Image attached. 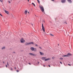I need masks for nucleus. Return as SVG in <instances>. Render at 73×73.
<instances>
[{
	"mask_svg": "<svg viewBox=\"0 0 73 73\" xmlns=\"http://www.w3.org/2000/svg\"><path fill=\"white\" fill-rule=\"evenodd\" d=\"M0 1L2 3H3V0H0Z\"/></svg>",
	"mask_w": 73,
	"mask_h": 73,
	"instance_id": "obj_19",
	"label": "nucleus"
},
{
	"mask_svg": "<svg viewBox=\"0 0 73 73\" xmlns=\"http://www.w3.org/2000/svg\"><path fill=\"white\" fill-rule=\"evenodd\" d=\"M46 58V57H43L42 58V60H45Z\"/></svg>",
	"mask_w": 73,
	"mask_h": 73,
	"instance_id": "obj_10",
	"label": "nucleus"
},
{
	"mask_svg": "<svg viewBox=\"0 0 73 73\" xmlns=\"http://www.w3.org/2000/svg\"><path fill=\"white\" fill-rule=\"evenodd\" d=\"M43 66H44V67H45V65H43Z\"/></svg>",
	"mask_w": 73,
	"mask_h": 73,
	"instance_id": "obj_36",
	"label": "nucleus"
},
{
	"mask_svg": "<svg viewBox=\"0 0 73 73\" xmlns=\"http://www.w3.org/2000/svg\"><path fill=\"white\" fill-rule=\"evenodd\" d=\"M5 49V46L3 47L2 48V49Z\"/></svg>",
	"mask_w": 73,
	"mask_h": 73,
	"instance_id": "obj_16",
	"label": "nucleus"
},
{
	"mask_svg": "<svg viewBox=\"0 0 73 73\" xmlns=\"http://www.w3.org/2000/svg\"><path fill=\"white\" fill-rule=\"evenodd\" d=\"M28 13H29V12H28Z\"/></svg>",
	"mask_w": 73,
	"mask_h": 73,
	"instance_id": "obj_44",
	"label": "nucleus"
},
{
	"mask_svg": "<svg viewBox=\"0 0 73 73\" xmlns=\"http://www.w3.org/2000/svg\"><path fill=\"white\" fill-rule=\"evenodd\" d=\"M13 53H15V52H13Z\"/></svg>",
	"mask_w": 73,
	"mask_h": 73,
	"instance_id": "obj_34",
	"label": "nucleus"
},
{
	"mask_svg": "<svg viewBox=\"0 0 73 73\" xmlns=\"http://www.w3.org/2000/svg\"><path fill=\"white\" fill-rule=\"evenodd\" d=\"M7 64L8 66H9V64H8V62H7Z\"/></svg>",
	"mask_w": 73,
	"mask_h": 73,
	"instance_id": "obj_28",
	"label": "nucleus"
},
{
	"mask_svg": "<svg viewBox=\"0 0 73 73\" xmlns=\"http://www.w3.org/2000/svg\"><path fill=\"white\" fill-rule=\"evenodd\" d=\"M50 36H54V35L52 34H50Z\"/></svg>",
	"mask_w": 73,
	"mask_h": 73,
	"instance_id": "obj_17",
	"label": "nucleus"
},
{
	"mask_svg": "<svg viewBox=\"0 0 73 73\" xmlns=\"http://www.w3.org/2000/svg\"><path fill=\"white\" fill-rule=\"evenodd\" d=\"M28 2H29V0H28Z\"/></svg>",
	"mask_w": 73,
	"mask_h": 73,
	"instance_id": "obj_41",
	"label": "nucleus"
},
{
	"mask_svg": "<svg viewBox=\"0 0 73 73\" xmlns=\"http://www.w3.org/2000/svg\"><path fill=\"white\" fill-rule=\"evenodd\" d=\"M71 54H70V53H68L66 55H64L63 56V57H69V56H71Z\"/></svg>",
	"mask_w": 73,
	"mask_h": 73,
	"instance_id": "obj_3",
	"label": "nucleus"
},
{
	"mask_svg": "<svg viewBox=\"0 0 73 73\" xmlns=\"http://www.w3.org/2000/svg\"><path fill=\"white\" fill-rule=\"evenodd\" d=\"M17 72H19V70H17Z\"/></svg>",
	"mask_w": 73,
	"mask_h": 73,
	"instance_id": "obj_26",
	"label": "nucleus"
},
{
	"mask_svg": "<svg viewBox=\"0 0 73 73\" xmlns=\"http://www.w3.org/2000/svg\"><path fill=\"white\" fill-rule=\"evenodd\" d=\"M11 70H13V69H12V68H11Z\"/></svg>",
	"mask_w": 73,
	"mask_h": 73,
	"instance_id": "obj_25",
	"label": "nucleus"
},
{
	"mask_svg": "<svg viewBox=\"0 0 73 73\" xmlns=\"http://www.w3.org/2000/svg\"><path fill=\"white\" fill-rule=\"evenodd\" d=\"M67 1L68 3H72V0H67Z\"/></svg>",
	"mask_w": 73,
	"mask_h": 73,
	"instance_id": "obj_9",
	"label": "nucleus"
},
{
	"mask_svg": "<svg viewBox=\"0 0 73 73\" xmlns=\"http://www.w3.org/2000/svg\"><path fill=\"white\" fill-rule=\"evenodd\" d=\"M34 5V7H35V4H34V5Z\"/></svg>",
	"mask_w": 73,
	"mask_h": 73,
	"instance_id": "obj_29",
	"label": "nucleus"
},
{
	"mask_svg": "<svg viewBox=\"0 0 73 73\" xmlns=\"http://www.w3.org/2000/svg\"><path fill=\"white\" fill-rule=\"evenodd\" d=\"M42 12L45 13V12H44V7L42 6L41 5L39 6Z\"/></svg>",
	"mask_w": 73,
	"mask_h": 73,
	"instance_id": "obj_1",
	"label": "nucleus"
},
{
	"mask_svg": "<svg viewBox=\"0 0 73 73\" xmlns=\"http://www.w3.org/2000/svg\"><path fill=\"white\" fill-rule=\"evenodd\" d=\"M11 16L12 17H13V14H12L11 13Z\"/></svg>",
	"mask_w": 73,
	"mask_h": 73,
	"instance_id": "obj_20",
	"label": "nucleus"
},
{
	"mask_svg": "<svg viewBox=\"0 0 73 73\" xmlns=\"http://www.w3.org/2000/svg\"><path fill=\"white\" fill-rule=\"evenodd\" d=\"M68 65H69L70 66V64H68Z\"/></svg>",
	"mask_w": 73,
	"mask_h": 73,
	"instance_id": "obj_35",
	"label": "nucleus"
},
{
	"mask_svg": "<svg viewBox=\"0 0 73 73\" xmlns=\"http://www.w3.org/2000/svg\"><path fill=\"white\" fill-rule=\"evenodd\" d=\"M29 54H30V55H31L32 56H36V54L33 53H29Z\"/></svg>",
	"mask_w": 73,
	"mask_h": 73,
	"instance_id": "obj_7",
	"label": "nucleus"
},
{
	"mask_svg": "<svg viewBox=\"0 0 73 73\" xmlns=\"http://www.w3.org/2000/svg\"><path fill=\"white\" fill-rule=\"evenodd\" d=\"M7 65H6V68H7Z\"/></svg>",
	"mask_w": 73,
	"mask_h": 73,
	"instance_id": "obj_31",
	"label": "nucleus"
},
{
	"mask_svg": "<svg viewBox=\"0 0 73 73\" xmlns=\"http://www.w3.org/2000/svg\"><path fill=\"white\" fill-rule=\"evenodd\" d=\"M35 16H36V15H35Z\"/></svg>",
	"mask_w": 73,
	"mask_h": 73,
	"instance_id": "obj_47",
	"label": "nucleus"
},
{
	"mask_svg": "<svg viewBox=\"0 0 73 73\" xmlns=\"http://www.w3.org/2000/svg\"><path fill=\"white\" fill-rule=\"evenodd\" d=\"M34 51L35 52H36V51H37V49H36V48H34Z\"/></svg>",
	"mask_w": 73,
	"mask_h": 73,
	"instance_id": "obj_14",
	"label": "nucleus"
},
{
	"mask_svg": "<svg viewBox=\"0 0 73 73\" xmlns=\"http://www.w3.org/2000/svg\"><path fill=\"white\" fill-rule=\"evenodd\" d=\"M8 3H9V4H10V3H11V2L10 1H8Z\"/></svg>",
	"mask_w": 73,
	"mask_h": 73,
	"instance_id": "obj_18",
	"label": "nucleus"
},
{
	"mask_svg": "<svg viewBox=\"0 0 73 73\" xmlns=\"http://www.w3.org/2000/svg\"><path fill=\"white\" fill-rule=\"evenodd\" d=\"M61 2L62 3H66V0H62Z\"/></svg>",
	"mask_w": 73,
	"mask_h": 73,
	"instance_id": "obj_8",
	"label": "nucleus"
},
{
	"mask_svg": "<svg viewBox=\"0 0 73 73\" xmlns=\"http://www.w3.org/2000/svg\"><path fill=\"white\" fill-rule=\"evenodd\" d=\"M12 0H11V1H12Z\"/></svg>",
	"mask_w": 73,
	"mask_h": 73,
	"instance_id": "obj_46",
	"label": "nucleus"
},
{
	"mask_svg": "<svg viewBox=\"0 0 73 73\" xmlns=\"http://www.w3.org/2000/svg\"><path fill=\"white\" fill-rule=\"evenodd\" d=\"M29 65H31V64L29 63Z\"/></svg>",
	"mask_w": 73,
	"mask_h": 73,
	"instance_id": "obj_27",
	"label": "nucleus"
},
{
	"mask_svg": "<svg viewBox=\"0 0 73 73\" xmlns=\"http://www.w3.org/2000/svg\"><path fill=\"white\" fill-rule=\"evenodd\" d=\"M34 3H32V4L34 5Z\"/></svg>",
	"mask_w": 73,
	"mask_h": 73,
	"instance_id": "obj_39",
	"label": "nucleus"
},
{
	"mask_svg": "<svg viewBox=\"0 0 73 73\" xmlns=\"http://www.w3.org/2000/svg\"><path fill=\"white\" fill-rule=\"evenodd\" d=\"M30 49H31V50H32V51H33V50H34V48H33V47H31Z\"/></svg>",
	"mask_w": 73,
	"mask_h": 73,
	"instance_id": "obj_11",
	"label": "nucleus"
},
{
	"mask_svg": "<svg viewBox=\"0 0 73 73\" xmlns=\"http://www.w3.org/2000/svg\"><path fill=\"white\" fill-rule=\"evenodd\" d=\"M60 60H63V58H60Z\"/></svg>",
	"mask_w": 73,
	"mask_h": 73,
	"instance_id": "obj_21",
	"label": "nucleus"
},
{
	"mask_svg": "<svg viewBox=\"0 0 73 73\" xmlns=\"http://www.w3.org/2000/svg\"><path fill=\"white\" fill-rule=\"evenodd\" d=\"M60 63L61 64H62V62H60Z\"/></svg>",
	"mask_w": 73,
	"mask_h": 73,
	"instance_id": "obj_24",
	"label": "nucleus"
},
{
	"mask_svg": "<svg viewBox=\"0 0 73 73\" xmlns=\"http://www.w3.org/2000/svg\"><path fill=\"white\" fill-rule=\"evenodd\" d=\"M38 64H39V62H38Z\"/></svg>",
	"mask_w": 73,
	"mask_h": 73,
	"instance_id": "obj_38",
	"label": "nucleus"
},
{
	"mask_svg": "<svg viewBox=\"0 0 73 73\" xmlns=\"http://www.w3.org/2000/svg\"><path fill=\"white\" fill-rule=\"evenodd\" d=\"M32 25H33V24H32Z\"/></svg>",
	"mask_w": 73,
	"mask_h": 73,
	"instance_id": "obj_45",
	"label": "nucleus"
},
{
	"mask_svg": "<svg viewBox=\"0 0 73 73\" xmlns=\"http://www.w3.org/2000/svg\"><path fill=\"white\" fill-rule=\"evenodd\" d=\"M39 53H40V55H44V54L43 52H40Z\"/></svg>",
	"mask_w": 73,
	"mask_h": 73,
	"instance_id": "obj_12",
	"label": "nucleus"
},
{
	"mask_svg": "<svg viewBox=\"0 0 73 73\" xmlns=\"http://www.w3.org/2000/svg\"><path fill=\"white\" fill-rule=\"evenodd\" d=\"M38 2V3H40V1L38 0H37Z\"/></svg>",
	"mask_w": 73,
	"mask_h": 73,
	"instance_id": "obj_23",
	"label": "nucleus"
},
{
	"mask_svg": "<svg viewBox=\"0 0 73 73\" xmlns=\"http://www.w3.org/2000/svg\"><path fill=\"white\" fill-rule=\"evenodd\" d=\"M43 22L44 23H45V21H43Z\"/></svg>",
	"mask_w": 73,
	"mask_h": 73,
	"instance_id": "obj_43",
	"label": "nucleus"
},
{
	"mask_svg": "<svg viewBox=\"0 0 73 73\" xmlns=\"http://www.w3.org/2000/svg\"><path fill=\"white\" fill-rule=\"evenodd\" d=\"M30 44H34V43L33 42H26L25 44L26 45H28Z\"/></svg>",
	"mask_w": 73,
	"mask_h": 73,
	"instance_id": "obj_2",
	"label": "nucleus"
},
{
	"mask_svg": "<svg viewBox=\"0 0 73 73\" xmlns=\"http://www.w3.org/2000/svg\"><path fill=\"white\" fill-rule=\"evenodd\" d=\"M42 30H43V32H45V28H44V26L43 25V24H42Z\"/></svg>",
	"mask_w": 73,
	"mask_h": 73,
	"instance_id": "obj_5",
	"label": "nucleus"
},
{
	"mask_svg": "<svg viewBox=\"0 0 73 73\" xmlns=\"http://www.w3.org/2000/svg\"><path fill=\"white\" fill-rule=\"evenodd\" d=\"M5 12L6 14H7V15H9L10 13L7 10H5Z\"/></svg>",
	"mask_w": 73,
	"mask_h": 73,
	"instance_id": "obj_6",
	"label": "nucleus"
},
{
	"mask_svg": "<svg viewBox=\"0 0 73 73\" xmlns=\"http://www.w3.org/2000/svg\"><path fill=\"white\" fill-rule=\"evenodd\" d=\"M21 42H22V43H24V42L25 41V40H24V39L23 38H21Z\"/></svg>",
	"mask_w": 73,
	"mask_h": 73,
	"instance_id": "obj_4",
	"label": "nucleus"
},
{
	"mask_svg": "<svg viewBox=\"0 0 73 73\" xmlns=\"http://www.w3.org/2000/svg\"><path fill=\"white\" fill-rule=\"evenodd\" d=\"M0 16H1L2 17H3V15H1V13H0Z\"/></svg>",
	"mask_w": 73,
	"mask_h": 73,
	"instance_id": "obj_22",
	"label": "nucleus"
},
{
	"mask_svg": "<svg viewBox=\"0 0 73 73\" xmlns=\"http://www.w3.org/2000/svg\"><path fill=\"white\" fill-rule=\"evenodd\" d=\"M51 0L52 1H54V0Z\"/></svg>",
	"mask_w": 73,
	"mask_h": 73,
	"instance_id": "obj_32",
	"label": "nucleus"
},
{
	"mask_svg": "<svg viewBox=\"0 0 73 73\" xmlns=\"http://www.w3.org/2000/svg\"><path fill=\"white\" fill-rule=\"evenodd\" d=\"M49 60H50V58H48L47 59H45V61H48Z\"/></svg>",
	"mask_w": 73,
	"mask_h": 73,
	"instance_id": "obj_13",
	"label": "nucleus"
},
{
	"mask_svg": "<svg viewBox=\"0 0 73 73\" xmlns=\"http://www.w3.org/2000/svg\"><path fill=\"white\" fill-rule=\"evenodd\" d=\"M48 66H49V67H50V65H49Z\"/></svg>",
	"mask_w": 73,
	"mask_h": 73,
	"instance_id": "obj_33",
	"label": "nucleus"
},
{
	"mask_svg": "<svg viewBox=\"0 0 73 73\" xmlns=\"http://www.w3.org/2000/svg\"><path fill=\"white\" fill-rule=\"evenodd\" d=\"M35 45H36V46H38V45H37V44H36Z\"/></svg>",
	"mask_w": 73,
	"mask_h": 73,
	"instance_id": "obj_30",
	"label": "nucleus"
},
{
	"mask_svg": "<svg viewBox=\"0 0 73 73\" xmlns=\"http://www.w3.org/2000/svg\"><path fill=\"white\" fill-rule=\"evenodd\" d=\"M15 69H16V68L15 67Z\"/></svg>",
	"mask_w": 73,
	"mask_h": 73,
	"instance_id": "obj_42",
	"label": "nucleus"
},
{
	"mask_svg": "<svg viewBox=\"0 0 73 73\" xmlns=\"http://www.w3.org/2000/svg\"><path fill=\"white\" fill-rule=\"evenodd\" d=\"M39 48H40V49H41V48L40 47H39Z\"/></svg>",
	"mask_w": 73,
	"mask_h": 73,
	"instance_id": "obj_40",
	"label": "nucleus"
},
{
	"mask_svg": "<svg viewBox=\"0 0 73 73\" xmlns=\"http://www.w3.org/2000/svg\"><path fill=\"white\" fill-rule=\"evenodd\" d=\"M3 64H4V63H5V62H3Z\"/></svg>",
	"mask_w": 73,
	"mask_h": 73,
	"instance_id": "obj_37",
	"label": "nucleus"
},
{
	"mask_svg": "<svg viewBox=\"0 0 73 73\" xmlns=\"http://www.w3.org/2000/svg\"><path fill=\"white\" fill-rule=\"evenodd\" d=\"M25 15H27V13H28V11H25Z\"/></svg>",
	"mask_w": 73,
	"mask_h": 73,
	"instance_id": "obj_15",
	"label": "nucleus"
}]
</instances>
